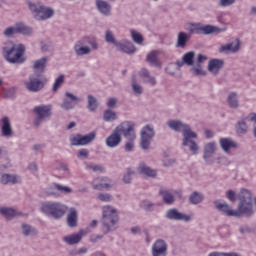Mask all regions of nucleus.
Masks as SVG:
<instances>
[{"label":"nucleus","mask_w":256,"mask_h":256,"mask_svg":"<svg viewBox=\"0 0 256 256\" xmlns=\"http://www.w3.org/2000/svg\"><path fill=\"white\" fill-rule=\"evenodd\" d=\"M168 127L172 129V131H176L177 133H182L183 142L182 145L184 147H189L192 155H197V151H199V145L192 139H197V133L191 130V126L183 123L181 120H169Z\"/></svg>","instance_id":"nucleus-2"},{"label":"nucleus","mask_w":256,"mask_h":256,"mask_svg":"<svg viewBox=\"0 0 256 256\" xmlns=\"http://www.w3.org/2000/svg\"><path fill=\"white\" fill-rule=\"evenodd\" d=\"M24 85L30 93H38V91H41L45 87L43 81L35 76H29V80L24 82Z\"/></svg>","instance_id":"nucleus-15"},{"label":"nucleus","mask_w":256,"mask_h":256,"mask_svg":"<svg viewBox=\"0 0 256 256\" xmlns=\"http://www.w3.org/2000/svg\"><path fill=\"white\" fill-rule=\"evenodd\" d=\"M225 61L223 59H211L208 63V71L212 75H219V71L223 69Z\"/></svg>","instance_id":"nucleus-21"},{"label":"nucleus","mask_w":256,"mask_h":256,"mask_svg":"<svg viewBox=\"0 0 256 256\" xmlns=\"http://www.w3.org/2000/svg\"><path fill=\"white\" fill-rule=\"evenodd\" d=\"M238 208L231 209L227 202L221 203L219 200L214 202L218 211L226 215V217H251L253 215V194L251 191L242 188L238 193Z\"/></svg>","instance_id":"nucleus-1"},{"label":"nucleus","mask_w":256,"mask_h":256,"mask_svg":"<svg viewBox=\"0 0 256 256\" xmlns=\"http://www.w3.org/2000/svg\"><path fill=\"white\" fill-rule=\"evenodd\" d=\"M86 169H88L89 171H94V173H102V171H104L103 166L97 164H87Z\"/></svg>","instance_id":"nucleus-51"},{"label":"nucleus","mask_w":256,"mask_h":256,"mask_svg":"<svg viewBox=\"0 0 256 256\" xmlns=\"http://www.w3.org/2000/svg\"><path fill=\"white\" fill-rule=\"evenodd\" d=\"M205 196L198 191H194L189 196V203L191 205H199V203H203Z\"/></svg>","instance_id":"nucleus-38"},{"label":"nucleus","mask_w":256,"mask_h":256,"mask_svg":"<svg viewBox=\"0 0 256 256\" xmlns=\"http://www.w3.org/2000/svg\"><path fill=\"white\" fill-rule=\"evenodd\" d=\"M116 49L122 53H126L127 55H133V53L137 51V48L131 41H124V43L119 42Z\"/></svg>","instance_id":"nucleus-24"},{"label":"nucleus","mask_w":256,"mask_h":256,"mask_svg":"<svg viewBox=\"0 0 256 256\" xmlns=\"http://www.w3.org/2000/svg\"><path fill=\"white\" fill-rule=\"evenodd\" d=\"M105 178H97L94 180L93 189L96 191H103V189H109V183L103 182Z\"/></svg>","instance_id":"nucleus-41"},{"label":"nucleus","mask_w":256,"mask_h":256,"mask_svg":"<svg viewBox=\"0 0 256 256\" xmlns=\"http://www.w3.org/2000/svg\"><path fill=\"white\" fill-rule=\"evenodd\" d=\"M77 157L78 159H87L89 157V150L85 148L78 150Z\"/></svg>","instance_id":"nucleus-53"},{"label":"nucleus","mask_w":256,"mask_h":256,"mask_svg":"<svg viewBox=\"0 0 256 256\" xmlns=\"http://www.w3.org/2000/svg\"><path fill=\"white\" fill-rule=\"evenodd\" d=\"M0 215H3L7 221H11L14 217H17L19 213H17V210L9 207H2L0 208Z\"/></svg>","instance_id":"nucleus-36"},{"label":"nucleus","mask_w":256,"mask_h":256,"mask_svg":"<svg viewBox=\"0 0 256 256\" xmlns=\"http://www.w3.org/2000/svg\"><path fill=\"white\" fill-rule=\"evenodd\" d=\"M28 7L36 21H47L55 16V9L35 3H29Z\"/></svg>","instance_id":"nucleus-6"},{"label":"nucleus","mask_w":256,"mask_h":256,"mask_svg":"<svg viewBox=\"0 0 256 256\" xmlns=\"http://www.w3.org/2000/svg\"><path fill=\"white\" fill-rule=\"evenodd\" d=\"M3 137H13V128H11V122L9 117L5 116L2 118V127H1Z\"/></svg>","instance_id":"nucleus-25"},{"label":"nucleus","mask_w":256,"mask_h":256,"mask_svg":"<svg viewBox=\"0 0 256 256\" xmlns=\"http://www.w3.org/2000/svg\"><path fill=\"white\" fill-rule=\"evenodd\" d=\"M96 9H98L99 13L104 15V17H109L111 16L113 7L109 2L105 0H96Z\"/></svg>","instance_id":"nucleus-22"},{"label":"nucleus","mask_w":256,"mask_h":256,"mask_svg":"<svg viewBox=\"0 0 256 256\" xmlns=\"http://www.w3.org/2000/svg\"><path fill=\"white\" fill-rule=\"evenodd\" d=\"M159 193L166 205H173V203H175V196L173 195V193H171V191L161 188Z\"/></svg>","instance_id":"nucleus-34"},{"label":"nucleus","mask_w":256,"mask_h":256,"mask_svg":"<svg viewBox=\"0 0 256 256\" xmlns=\"http://www.w3.org/2000/svg\"><path fill=\"white\" fill-rule=\"evenodd\" d=\"M3 53L8 63H25V58H23V55H25V45L23 44L17 46L13 43H8L3 47Z\"/></svg>","instance_id":"nucleus-4"},{"label":"nucleus","mask_w":256,"mask_h":256,"mask_svg":"<svg viewBox=\"0 0 256 256\" xmlns=\"http://www.w3.org/2000/svg\"><path fill=\"white\" fill-rule=\"evenodd\" d=\"M140 77L143 79L144 83H149V85H157V80L155 77L151 76V73L146 68H142L139 72Z\"/></svg>","instance_id":"nucleus-31"},{"label":"nucleus","mask_w":256,"mask_h":256,"mask_svg":"<svg viewBox=\"0 0 256 256\" xmlns=\"http://www.w3.org/2000/svg\"><path fill=\"white\" fill-rule=\"evenodd\" d=\"M77 103H81V99L71 92H66L60 107L65 109V111H70V109H75Z\"/></svg>","instance_id":"nucleus-14"},{"label":"nucleus","mask_w":256,"mask_h":256,"mask_svg":"<svg viewBox=\"0 0 256 256\" xmlns=\"http://www.w3.org/2000/svg\"><path fill=\"white\" fill-rule=\"evenodd\" d=\"M95 137H97L95 132H90L86 135L75 134L70 137V143L73 147L89 145V143L95 141Z\"/></svg>","instance_id":"nucleus-11"},{"label":"nucleus","mask_w":256,"mask_h":256,"mask_svg":"<svg viewBox=\"0 0 256 256\" xmlns=\"http://www.w3.org/2000/svg\"><path fill=\"white\" fill-rule=\"evenodd\" d=\"M101 239H103V235L92 234L90 236L91 243H97V241H101Z\"/></svg>","instance_id":"nucleus-62"},{"label":"nucleus","mask_w":256,"mask_h":256,"mask_svg":"<svg viewBox=\"0 0 256 256\" xmlns=\"http://www.w3.org/2000/svg\"><path fill=\"white\" fill-rule=\"evenodd\" d=\"M161 50H153L146 56V61L149 63L151 67H156L158 69H161L163 64L161 63V60H159V55H161Z\"/></svg>","instance_id":"nucleus-19"},{"label":"nucleus","mask_w":256,"mask_h":256,"mask_svg":"<svg viewBox=\"0 0 256 256\" xmlns=\"http://www.w3.org/2000/svg\"><path fill=\"white\" fill-rule=\"evenodd\" d=\"M54 189H56V191H60V193L66 194H69L72 191L70 187L63 186L61 184H54Z\"/></svg>","instance_id":"nucleus-52"},{"label":"nucleus","mask_w":256,"mask_h":256,"mask_svg":"<svg viewBox=\"0 0 256 256\" xmlns=\"http://www.w3.org/2000/svg\"><path fill=\"white\" fill-rule=\"evenodd\" d=\"M184 65H187L188 67H193L195 65V52L190 51L183 55L182 57Z\"/></svg>","instance_id":"nucleus-40"},{"label":"nucleus","mask_w":256,"mask_h":256,"mask_svg":"<svg viewBox=\"0 0 256 256\" xmlns=\"http://www.w3.org/2000/svg\"><path fill=\"white\" fill-rule=\"evenodd\" d=\"M176 71H177V67H175L174 64H169L165 68V73H167V75H171L172 77H175V72Z\"/></svg>","instance_id":"nucleus-55"},{"label":"nucleus","mask_w":256,"mask_h":256,"mask_svg":"<svg viewBox=\"0 0 256 256\" xmlns=\"http://www.w3.org/2000/svg\"><path fill=\"white\" fill-rule=\"evenodd\" d=\"M121 143V134L118 130V128L116 127L112 134L110 136L107 137L106 139V145L107 147H117L119 144Z\"/></svg>","instance_id":"nucleus-23"},{"label":"nucleus","mask_w":256,"mask_h":256,"mask_svg":"<svg viewBox=\"0 0 256 256\" xmlns=\"http://www.w3.org/2000/svg\"><path fill=\"white\" fill-rule=\"evenodd\" d=\"M22 233L24 237H29V235H37L38 231L29 224H22Z\"/></svg>","instance_id":"nucleus-42"},{"label":"nucleus","mask_w":256,"mask_h":256,"mask_svg":"<svg viewBox=\"0 0 256 256\" xmlns=\"http://www.w3.org/2000/svg\"><path fill=\"white\" fill-rule=\"evenodd\" d=\"M17 34H21L25 36L33 35V28L27 26L23 22H18L14 26H9L3 31L4 37H8V38H11L13 37V35H17Z\"/></svg>","instance_id":"nucleus-7"},{"label":"nucleus","mask_w":256,"mask_h":256,"mask_svg":"<svg viewBox=\"0 0 256 256\" xmlns=\"http://www.w3.org/2000/svg\"><path fill=\"white\" fill-rule=\"evenodd\" d=\"M194 75H201L202 77H205L207 75V73L205 71H203V69L201 68V65L197 64V67H194L192 69Z\"/></svg>","instance_id":"nucleus-58"},{"label":"nucleus","mask_w":256,"mask_h":256,"mask_svg":"<svg viewBox=\"0 0 256 256\" xmlns=\"http://www.w3.org/2000/svg\"><path fill=\"white\" fill-rule=\"evenodd\" d=\"M117 101V98H109L107 101V107H109V109H115L117 106Z\"/></svg>","instance_id":"nucleus-60"},{"label":"nucleus","mask_w":256,"mask_h":256,"mask_svg":"<svg viewBox=\"0 0 256 256\" xmlns=\"http://www.w3.org/2000/svg\"><path fill=\"white\" fill-rule=\"evenodd\" d=\"M48 61H49L48 57H42L38 60H35L33 69H35V71H40V73H43L45 71V68L47 67Z\"/></svg>","instance_id":"nucleus-37"},{"label":"nucleus","mask_w":256,"mask_h":256,"mask_svg":"<svg viewBox=\"0 0 256 256\" xmlns=\"http://www.w3.org/2000/svg\"><path fill=\"white\" fill-rule=\"evenodd\" d=\"M226 197L227 199H229V201H231L232 203H235V201H237L236 197H235V191L233 190H228L226 192Z\"/></svg>","instance_id":"nucleus-59"},{"label":"nucleus","mask_w":256,"mask_h":256,"mask_svg":"<svg viewBox=\"0 0 256 256\" xmlns=\"http://www.w3.org/2000/svg\"><path fill=\"white\" fill-rule=\"evenodd\" d=\"M138 173L140 175H146V177H157V170L152 169L145 163H140L138 166Z\"/></svg>","instance_id":"nucleus-27"},{"label":"nucleus","mask_w":256,"mask_h":256,"mask_svg":"<svg viewBox=\"0 0 256 256\" xmlns=\"http://www.w3.org/2000/svg\"><path fill=\"white\" fill-rule=\"evenodd\" d=\"M248 131L249 126H247V120L245 118L237 122L236 132L238 133V135H245Z\"/></svg>","instance_id":"nucleus-39"},{"label":"nucleus","mask_w":256,"mask_h":256,"mask_svg":"<svg viewBox=\"0 0 256 256\" xmlns=\"http://www.w3.org/2000/svg\"><path fill=\"white\" fill-rule=\"evenodd\" d=\"M132 89H133L135 95L143 94V87H141V85H139V84H136L135 81L132 82Z\"/></svg>","instance_id":"nucleus-54"},{"label":"nucleus","mask_w":256,"mask_h":256,"mask_svg":"<svg viewBox=\"0 0 256 256\" xmlns=\"http://www.w3.org/2000/svg\"><path fill=\"white\" fill-rule=\"evenodd\" d=\"M97 199L103 203H110V201H113V196L107 193H100L98 194Z\"/></svg>","instance_id":"nucleus-50"},{"label":"nucleus","mask_w":256,"mask_h":256,"mask_svg":"<svg viewBox=\"0 0 256 256\" xmlns=\"http://www.w3.org/2000/svg\"><path fill=\"white\" fill-rule=\"evenodd\" d=\"M102 213V231L104 234L107 235V233H111V231H116L117 225L119 224L117 209L107 205L103 207Z\"/></svg>","instance_id":"nucleus-3"},{"label":"nucleus","mask_w":256,"mask_h":256,"mask_svg":"<svg viewBox=\"0 0 256 256\" xmlns=\"http://www.w3.org/2000/svg\"><path fill=\"white\" fill-rule=\"evenodd\" d=\"M244 119H246V121H252V122L256 123V114L255 113H250Z\"/></svg>","instance_id":"nucleus-64"},{"label":"nucleus","mask_w":256,"mask_h":256,"mask_svg":"<svg viewBox=\"0 0 256 256\" xmlns=\"http://www.w3.org/2000/svg\"><path fill=\"white\" fill-rule=\"evenodd\" d=\"M153 137H155V128H153V125L148 124L144 126L140 132V147L144 151L149 149Z\"/></svg>","instance_id":"nucleus-8"},{"label":"nucleus","mask_w":256,"mask_h":256,"mask_svg":"<svg viewBox=\"0 0 256 256\" xmlns=\"http://www.w3.org/2000/svg\"><path fill=\"white\" fill-rule=\"evenodd\" d=\"M215 151H217V144L215 142H209L204 146L203 159L208 165L213 163L211 158L215 155Z\"/></svg>","instance_id":"nucleus-18"},{"label":"nucleus","mask_w":256,"mask_h":256,"mask_svg":"<svg viewBox=\"0 0 256 256\" xmlns=\"http://www.w3.org/2000/svg\"><path fill=\"white\" fill-rule=\"evenodd\" d=\"M78 218L77 210L75 208H71L66 219L68 227H77Z\"/></svg>","instance_id":"nucleus-35"},{"label":"nucleus","mask_w":256,"mask_h":256,"mask_svg":"<svg viewBox=\"0 0 256 256\" xmlns=\"http://www.w3.org/2000/svg\"><path fill=\"white\" fill-rule=\"evenodd\" d=\"M226 101L230 109H239V94L237 92H230Z\"/></svg>","instance_id":"nucleus-30"},{"label":"nucleus","mask_w":256,"mask_h":256,"mask_svg":"<svg viewBox=\"0 0 256 256\" xmlns=\"http://www.w3.org/2000/svg\"><path fill=\"white\" fill-rule=\"evenodd\" d=\"M141 209H144V211H155V203L151 202L150 200H144L140 203Z\"/></svg>","instance_id":"nucleus-46"},{"label":"nucleus","mask_w":256,"mask_h":256,"mask_svg":"<svg viewBox=\"0 0 256 256\" xmlns=\"http://www.w3.org/2000/svg\"><path fill=\"white\" fill-rule=\"evenodd\" d=\"M189 39H191V35L186 32H179L177 36L176 47L180 49H185L187 47V43H189Z\"/></svg>","instance_id":"nucleus-28"},{"label":"nucleus","mask_w":256,"mask_h":256,"mask_svg":"<svg viewBox=\"0 0 256 256\" xmlns=\"http://www.w3.org/2000/svg\"><path fill=\"white\" fill-rule=\"evenodd\" d=\"M2 95L5 99L13 97L15 95V88L5 89Z\"/></svg>","instance_id":"nucleus-56"},{"label":"nucleus","mask_w":256,"mask_h":256,"mask_svg":"<svg viewBox=\"0 0 256 256\" xmlns=\"http://www.w3.org/2000/svg\"><path fill=\"white\" fill-rule=\"evenodd\" d=\"M239 49H241V40L237 38L234 42L222 45L219 53H239Z\"/></svg>","instance_id":"nucleus-20"},{"label":"nucleus","mask_w":256,"mask_h":256,"mask_svg":"<svg viewBox=\"0 0 256 256\" xmlns=\"http://www.w3.org/2000/svg\"><path fill=\"white\" fill-rule=\"evenodd\" d=\"M166 219H170V221H185L186 223H189V221H191V215L181 213L177 208H172L167 210Z\"/></svg>","instance_id":"nucleus-16"},{"label":"nucleus","mask_w":256,"mask_h":256,"mask_svg":"<svg viewBox=\"0 0 256 256\" xmlns=\"http://www.w3.org/2000/svg\"><path fill=\"white\" fill-rule=\"evenodd\" d=\"M118 132L127 139V141H135L137 134L135 133V122L124 121L117 126Z\"/></svg>","instance_id":"nucleus-10"},{"label":"nucleus","mask_w":256,"mask_h":256,"mask_svg":"<svg viewBox=\"0 0 256 256\" xmlns=\"http://www.w3.org/2000/svg\"><path fill=\"white\" fill-rule=\"evenodd\" d=\"M103 119L106 122L116 121L117 119V113L111 109H107L104 111Z\"/></svg>","instance_id":"nucleus-44"},{"label":"nucleus","mask_w":256,"mask_h":256,"mask_svg":"<svg viewBox=\"0 0 256 256\" xmlns=\"http://www.w3.org/2000/svg\"><path fill=\"white\" fill-rule=\"evenodd\" d=\"M40 211L53 219H61L67 213V207L61 202H43Z\"/></svg>","instance_id":"nucleus-5"},{"label":"nucleus","mask_w":256,"mask_h":256,"mask_svg":"<svg viewBox=\"0 0 256 256\" xmlns=\"http://www.w3.org/2000/svg\"><path fill=\"white\" fill-rule=\"evenodd\" d=\"M118 132L127 139V141H135L137 134L135 133V122L124 121L117 126Z\"/></svg>","instance_id":"nucleus-9"},{"label":"nucleus","mask_w":256,"mask_h":256,"mask_svg":"<svg viewBox=\"0 0 256 256\" xmlns=\"http://www.w3.org/2000/svg\"><path fill=\"white\" fill-rule=\"evenodd\" d=\"M192 27H194V32L198 35H213V34H219L223 33V29L213 26L211 24H207L202 26L200 23L192 24Z\"/></svg>","instance_id":"nucleus-13"},{"label":"nucleus","mask_w":256,"mask_h":256,"mask_svg":"<svg viewBox=\"0 0 256 256\" xmlns=\"http://www.w3.org/2000/svg\"><path fill=\"white\" fill-rule=\"evenodd\" d=\"M135 147V140H128L124 146L125 151L131 153Z\"/></svg>","instance_id":"nucleus-57"},{"label":"nucleus","mask_w":256,"mask_h":256,"mask_svg":"<svg viewBox=\"0 0 256 256\" xmlns=\"http://www.w3.org/2000/svg\"><path fill=\"white\" fill-rule=\"evenodd\" d=\"M63 83H65V75H60L58 78H56L53 85L54 93H57V91H59V88L61 87V85H63Z\"/></svg>","instance_id":"nucleus-48"},{"label":"nucleus","mask_w":256,"mask_h":256,"mask_svg":"<svg viewBox=\"0 0 256 256\" xmlns=\"http://www.w3.org/2000/svg\"><path fill=\"white\" fill-rule=\"evenodd\" d=\"M0 182L2 185H9V183L17 185V183H19V176L15 174H2Z\"/></svg>","instance_id":"nucleus-32"},{"label":"nucleus","mask_w":256,"mask_h":256,"mask_svg":"<svg viewBox=\"0 0 256 256\" xmlns=\"http://www.w3.org/2000/svg\"><path fill=\"white\" fill-rule=\"evenodd\" d=\"M34 113L37 115L36 119L34 120V125L39 127V125H41L45 119H49V117H51V106H36L34 108Z\"/></svg>","instance_id":"nucleus-12"},{"label":"nucleus","mask_w":256,"mask_h":256,"mask_svg":"<svg viewBox=\"0 0 256 256\" xmlns=\"http://www.w3.org/2000/svg\"><path fill=\"white\" fill-rule=\"evenodd\" d=\"M152 256H167V242L158 239L152 246Z\"/></svg>","instance_id":"nucleus-17"},{"label":"nucleus","mask_w":256,"mask_h":256,"mask_svg":"<svg viewBox=\"0 0 256 256\" xmlns=\"http://www.w3.org/2000/svg\"><path fill=\"white\" fill-rule=\"evenodd\" d=\"M219 143L224 153H229V149L237 147V144L231 138H220Z\"/></svg>","instance_id":"nucleus-29"},{"label":"nucleus","mask_w":256,"mask_h":256,"mask_svg":"<svg viewBox=\"0 0 256 256\" xmlns=\"http://www.w3.org/2000/svg\"><path fill=\"white\" fill-rule=\"evenodd\" d=\"M82 239H83V230H81L77 234L65 236L63 238V241L64 243H67V245H77V243H81Z\"/></svg>","instance_id":"nucleus-26"},{"label":"nucleus","mask_w":256,"mask_h":256,"mask_svg":"<svg viewBox=\"0 0 256 256\" xmlns=\"http://www.w3.org/2000/svg\"><path fill=\"white\" fill-rule=\"evenodd\" d=\"M105 41H106V43L114 45L115 47H117V45H119V42L115 39V34H113V31H111V30H106Z\"/></svg>","instance_id":"nucleus-43"},{"label":"nucleus","mask_w":256,"mask_h":256,"mask_svg":"<svg viewBox=\"0 0 256 256\" xmlns=\"http://www.w3.org/2000/svg\"><path fill=\"white\" fill-rule=\"evenodd\" d=\"M133 175H135V170H133L132 168H127V171H126V173L124 174V177H123V181L126 184L131 183V181L133 180Z\"/></svg>","instance_id":"nucleus-49"},{"label":"nucleus","mask_w":256,"mask_h":256,"mask_svg":"<svg viewBox=\"0 0 256 256\" xmlns=\"http://www.w3.org/2000/svg\"><path fill=\"white\" fill-rule=\"evenodd\" d=\"M131 37L134 43H137V45H143V35H141L135 30H131Z\"/></svg>","instance_id":"nucleus-47"},{"label":"nucleus","mask_w":256,"mask_h":256,"mask_svg":"<svg viewBox=\"0 0 256 256\" xmlns=\"http://www.w3.org/2000/svg\"><path fill=\"white\" fill-rule=\"evenodd\" d=\"M99 107V102H97V98H95L93 95H88V109L89 111H97V108Z\"/></svg>","instance_id":"nucleus-45"},{"label":"nucleus","mask_w":256,"mask_h":256,"mask_svg":"<svg viewBox=\"0 0 256 256\" xmlns=\"http://www.w3.org/2000/svg\"><path fill=\"white\" fill-rule=\"evenodd\" d=\"M74 52L78 57H83V55H90L91 54V48L88 46H83V42H78L74 45Z\"/></svg>","instance_id":"nucleus-33"},{"label":"nucleus","mask_w":256,"mask_h":256,"mask_svg":"<svg viewBox=\"0 0 256 256\" xmlns=\"http://www.w3.org/2000/svg\"><path fill=\"white\" fill-rule=\"evenodd\" d=\"M204 61H207V56L203 54H198L197 55V65H201Z\"/></svg>","instance_id":"nucleus-63"},{"label":"nucleus","mask_w":256,"mask_h":256,"mask_svg":"<svg viewBox=\"0 0 256 256\" xmlns=\"http://www.w3.org/2000/svg\"><path fill=\"white\" fill-rule=\"evenodd\" d=\"M235 3V0H220L219 6L220 7H230V5H233Z\"/></svg>","instance_id":"nucleus-61"}]
</instances>
